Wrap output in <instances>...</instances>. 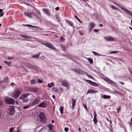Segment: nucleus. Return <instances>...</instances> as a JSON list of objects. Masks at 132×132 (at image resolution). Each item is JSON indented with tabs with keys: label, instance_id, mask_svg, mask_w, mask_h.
Instances as JSON below:
<instances>
[{
	"label": "nucleus",
	"instance_id": "obj_55",
	"mask_svg": "<svg viewBox=\"0 0 132 132\" xmlns=\"http://www.w3.org/2000/svg\"><path fill=\"white\" fill-rule=\"evenodd\" d=\"M4 14V12H2L0 13V17H1L2 16H3V15Z\"/></svg>",
	"mask_w": 132,
	"mask_h": 132
},
{
	"label": "nucleus",
	"instance_id": "obj_7",
	"mask_svg": "<svg viewBox=\"0 0 132 132\" xmlns=\"http://www.w3.org/2000/svg\"><path fill=\"white\" fill-rule=\"evenodd\" d=\"M86 81L88 83L90 84L91 85H93L94 86L98 87V86H100V85L96 83L93 82L91 81L88 80H86Z\"/></svg>",
	"mask_w": 132,
	"mask_h": 132
},
{
	"label": "nucleus",
	"instance_id": "obj_5",
	"mask_svg": "<svg viewBox=\"0 0 132 132\" xmlns=\"http://www.w3.org/2000/svg\"><path fill=\"white\" fill-rule=\"evenodd\" d=\"M21 93L20 91L18 89L15 90H14L13 95V97L15 98H18L19 97Z\"/></svg>",
	"mask_w": 132,
	"mask_h": 132
},
{
	"label": "nucleus",
	"instance_id": "obj_6",
	"mask_svg": "<svg viewBox=\"0 0 132 132\" xmlns=\"http://www.w3.org/2000/svg\"><path fill=\"white\" fill-rule=\"evenodd\" d=\"M48 106L47 104L44 101H42L39 104L36 106L41 107L43 108H45Z\"/></svg>",
	"mask_w": 132,
	"mask_h": 132
},
{
	"label": "nucleus",
	"instance_id": "obj_16",
	"mask_svg": "<svg viewBox=\"0 0 132 132\" xmlns=\"http://www.w3.org/2000/svg\"><path fill=\"white\" fill-rule=\"evenodd\" d=\"M97 92V91L93 89H90L88 90L86 93V95L89 93H95Z\"/></svg>",
	"mask_w": 132,
	"mask_h": 132
},
{
	"label": "nucleus",
	"instance_id": "obj_39",
	"mask_svg": "<svg viewBox=\"0 0 132 132\" xmlns=\"http://www.w3.org/2000/svg\"><path fill=\"white\" fill-rule=\"evenodd\" d=\"M37 82V83H42L44 82V81L38 79Z\"/></svg>",
	"mask_w": 132,
	"mask_h": 132
},
{
	"label": "nucleus",
	"instance_id": "obj_17",
	"mask_svg": "<svg viewBox=\"0 0 132 132\" xmlns=\"http://www.w3.org/2000/svg\"><path fill=\"white\" fill-rule=\"evenodd\" d=\"M72 108L73 109L74 106L76 105V100L75 99H73V98H72Z\"/></svg>",
	"mask_w": 132,
	"mask_h": 132
},
{
	"label": "nucleus",
	"instance_id": "obj_30",
	"mask_svg": "<svg viewBox=\"0 0 132 132\" xmlns=\"http://www.w3.org/2000/svg\"><path fill=\"white\" fill-rule=\"evenodd\" d=\"M23 25L24 26H27V27H31V28H38V29L39 28L35 26H32L30 24H27Z\"/></svg>",
	"mask_w": 132,
	"mask_h": 132
},
{
	"label": "nucleus",
	"instance_id": "obj_13",
	"mask_svg": "<svg viewBox=\"0 0 132 132\" xmlns=\"http://www.w3.org/2000/svg\"><path fill=\"white\" fill-rule=\"evenodd\" d=\"M43 10L45 13L48 16H51L50 11L46 9H43Z\"/></svg>",
	"mask_w": 132,
	"mask_h": 132
},
{
	"label": "nucleus",
	"instance_id": "obj_51",
	"mask_svg": "<svg viewBox=\"0 0 132 132\" xmlns=\"http://www.w3.org/2000/svg\"><path fill=\"white\" fill-rule=\"evenodd\" d=\"M111 8L113 9H116L117 10V8L115 7L114 6L112 5L111 6Z\"/></svg>",
	"mask_w": 132,
	"mask_h": 132
},
{
	"label": "nucleus",
	"instance_id": "obj_3",
	"mask_svg": "<svg viewBox=\"0 0 132 132\" xmlns=\"http://www.w3.org/2000/svg\"><path fill=\"white\" fill-rule=\"evenodd\" d=\"M5 101L7 104L14 105L15 104V101L12 98L6 97L5 99Z\"/></svg>",
	"mask_w": 132,
	"mask_h": 132
},
{
	"label": "nucleus",
	"instance_id": "obj_41",
	"mask_svg": "<svg viewBox=\"0 0 132 132\" xmlns=\"http://www.w3.org/2000/svg\"><path fill=\"white\" fill-rule=\"evenodd\" d=\"M38 56H37V54H36L35 55H33L32 57V58H38Z\"/></svg>",
	"mask_w": 132,
	"mask_h": 132
},
{
	"label": "nucleus",
	"instance_id": "obj_59",
	"mask_svg": "<svg viewBox=\"0 0 132 132\" xmlns=\"http://www.w3.org/2000/svg\"><path fill=\"white\" fill-rule=\"evenodd\" d=\"M34 15L36 16V18L37 19H39V16H38L36 15L35 14H34Z\"/></svg>",
	"mask_w": 132,
	"mask_h": 132
},
{
	"label": "nucleus",
	"instance_id": "obj_34",
	"mask_svg": "<svg viewBox=\"0 0 132 132\" xmlns=\"http://www.w3.org/2000/svg\"><path fill=\"white\" fill-rule=\"evenodd\" d=\"M60 46L62 48V50L65 52H66V50L65 48L64 47L63 45H60Z\"/></svg>",
	"mask_w": 132,
	"mask_h": 132
},
{
	"label": "nucleus",
	"instance_id": "obj_11",
	"mask_svg": "<svg viewBox=\"0 0 132 132\" xmlns=\"http://www.w3.org/2000/svg\"><path fill=\"white\" fill-rule=\"evenodd\" d=\"M24 15H26L27 17L29 18H32V15L34 14L33 13H29L27 12H24Z\"/></svg>",
	"mask_w": 132,
	"mask_h": 132
},
{
	"label": "nucleus",
	"instance_id": "obj_47",
	"mask_svg": "<svg viewBox=\"0 0 132 132\" xmlns=\"http://www.w3.org/2000/svg\"><path fill=\"white\" fill-rule=\"evenodd\" d=\"M79 33L81 36H82L84 34V33L80 31H79Z\"/></svg>",
	"mask_w": 132,
	"mask_h": 132
},
{
	"label": "nucleus",
	"instance_id": "obj_50",
	"mask_svg": "<svg viewBox=\"0 0 132 132\" xmlns=\"http://www.w3.org/2000/svg\"><path fill=\"white\" fill-rule=\"evenodd\" d=\"M69 129L68 127H65L64 128V130L66 132H67L68 131Z\"/></svg>",
	"mask_w": 132,
	"mask_h": 132
},
{
	"label": "nucleus",
	"instance_id": "obj_61",
	"mask_svg": "<svg viewBox=\"0 0 132 132\" xmlns=\"http://www.w3.org/2000/svg\"><path fill=\"white\" fill-rule=\"evenodd\" d=\"M119 82L122 85H124V82H121V81H119Z\"/></svg>",
	"mask_w": 132,
	"mask_h": 132
},
{
	"label": "nucleus",
	"instance_id": "obj_43",
	"mask_svg": "<svg viewBox=\"0 0 132 132\" xmlns=\"http://www.w3.org/2000/svg\"><path fill=\"white\" fill-rule=\"evenodd\" d=\"M14 58V57L12 56H9L8 57L7 59L9 60H10Z\"/></svg>",
	"mask_w": 132,
	"mask_h": 132
},
{
	"label": "nucleus",
	"instance_id": "obj_58",
	"mask_svg": "<svg viewBox=\"0 0 132 132\" xmlns=\"http://www.w3.org/2000/svg\"><path fill=\"white\" fill-rule=\"evenodd\" d=\"M44 129L43 128L42 129H41L38 132H43V130Z\"/></svg>",
	"mask_w": 132,
	"mask_h": 132
},
{
	"label": "nucleus",
	"instance_id": "obj_36",
	"mask_svg": "<svg viewBox=\"0 0 132 132\" xmlns=\"http://www.w3.org/2000/svg\"><path fill=\"white\" fill-rule=\"evenodd\" d=\"M85 74L87 75V76L88 77L90 78H91V79H94V77H92V76H90V75L87 74L86 72L85 73Z\"/></svg>",
	"mask_w": 132,
	"mask_h": 132
},
{
	"label": "nucleus",
	"instance_id": "obj_28",
	"mask_svg": "<svg viewBox=\"0 0 132 132\" xmlns=\"http://www.w3.org/2000/svg\"><path fill=\"white\" fill-rule=\"evenodd\" d=\"M126 13H127L128 14H129V15H131V17H132V12H130L127 9H126V10L125 11Z\"/></svg>",
	"mask_w": 132,
	"mask_h": 132
},
{
	"label": "nucleus",
	"instance_id": "obj_32",
	"mask_svg": "<svg viewBox=\"0 0 132 132\" xmlns=\"http://www.w3.org/2000/svg\"><path fill=\"white\" fill-rule=\"evenodd\" d=\"M3 81V83L7 82H8V78L7 77L5 78H4Z\"/></svg>",
	"mask_w": 132,
	"mask_h": 132
},
{
	"label": "nucleus",
	"instance_id": "obj_63",
	"mask_svg": "<svg viewBox=\"0 0 132 132\" xmlns=\"http://www.w3.org/2000/svg\"><path fill=\"white\" fill-rule=\"evenodd\" d=\"M14 85V84L13 83H11V86H13Z\"/></svg>",
	"mask_w": 132,
	"mask_h": 132
},
{
	"label": "nucleus",
	"instance_id": "obj_54",
	"mask_svg": "<svg viewBox=\"0 0 132 132\" xmlns=\"http://www.w3.org/2000/svg\"><path fill=\"white\" fill-rule=\"evenodd\" d=\"M35 81H36V80H31V83H33V84H34L35 83Z\"/></svg>",
	"mask_w": 132,
	"mask_h": 132
},
{
	"label": "nucleus",
	"instance_id": "obj_29",
	"mask_svg": "<svg viewBox=\"0 0 132 132\" xmlns=\"http://www.w3.org/2000/svg\"><path fill=\"white\" fill-rule=\"evenodd\" d=\"M92 52L95 55L97 56H103V55H102L100 54H99L97 53L96 52L94 51H92Z\"/></svg>",
	"mask_w": 132,
	"mask_h": 132
},
{
	"label": "nucleus",
	"instance_id": "obj_14",
	"mask_svg": "<svg viewBox=\"0 0 132 132\" xmlns=\"http://www.w3.org/2000/svg\"><path fill=\"white\" fill-rule=\"evenodd\" d=\"M28 64L29 65V67L30 68L35 70H37V66L35 65H32L30 63H28Z\"/></svg>",
	"mask_w": 132,
	"mask_h": 132
},
{
	"label": "nucleus",
	"instance_id": "obj_44",
	"mask_svg": "<svg viewBox=\"0 0 132 132\" xmlns=\"http://www.w3.org/2000/svg\"><path fill=\"white\" fill-rule=\"evenodd\" d=\"M30 105H27V106H25L23 107V108L24 109H27L29 106Z\"/></svg>",
	"mask_w": 132,
	"mask_h": 132
},
{
	"label": "nucleus",
	"instance_id": "obj_15",
	"mask_svg": "<svg viewBox=\"0 0 132 132\" xmlns=\"http://www.w3.org/2000/svg\"><path fill=\"white\" fill-rule=\"evenodd\" d=\"M104 39H106L107 41H113L114 40V39L112 37L110 36L105 37Z\"/></svg>",
	"mask_w": 132,
	"mask_h": 132
},
{
	"label": "nucleus",
	"instance_id": "obj_57",
	"mask_svg": "<svg viewBox=\"0 0 132 132\" xmlns=\"http://www.w3.org/2000/svg\"><path fill=\"white\" fill-rule=\"evenodd\" d=\"M121 110V107H119L118 109H117V111H118V113L119 112V111L120 110Z\"/></svg>",
	"mask_w": 132,
	"mask_h": 132
},
{
	"label": "nucleus",
	"instance_id": "obj_31",
	"mask_svg": "<svg viewBox=\"0 0 132 132\" xmlns=\"http://www.w3.org/2000/svg\"><path fill=\"white\" fill-rule=\"evenodd\" d=\"M54 83L53 82H51V83H48V86L49 87H51L52 86H54Z\"/></svg>",
	"mask_w": 132,
	"mask_h": 132
},
{
	"label": "nucleus",
	"instance_id": "obj_52",
	"mask_svg": "<svg viewBox=\"0 0 132 132\" xmlns=\"http://www.w3.org/2000/svg\"><path fill=\"white\" fill-rule=\"evenodd\" d=\"M118 52V51H112V52H111V53H111V54H115L117 52Z\"/></svg>",
	"mask_w": 132,
	"mask_h": 132
},
{
	"label": "nucleus",
	"instance_id": "obj_42",
	"mask_svg": "<svg viewBox=\"0 0 132 132\" xmlns=\"http://www.w3.org/2000/svg\"><path fill=\"white\" fill-rule=\"evenodd\" d=\"M67 22H68V24L69 25H70V26H72L73 25V23H72L70 21H67Z\"/></svg>",
	"mask_w": 132,
	"mask_h": 132
},
{
	"label": "nucleus",
	"instance_id": "obj_10",
	"mask_svg": "<svg viewBox=\"0 0 132 132\" xmlns=\"http://www.w3.org/2000/svg\"><path fill=\"white\" fill-rule=\"evenodd\" d=\"M40 99L39 97H37L32 103V105H35L37 104L40 101Z\"/></svg>",
	"mask_w": 132,
	"mask_h": 132
},
{
	"label": "nucleus",
	"instance_id": "obj_22",
	"mask_svg": "<svg viewBox=\"0 0 132 132\" xmlns=\"http://www.w3.org/2000/svg\"><path fill=\"white\" fill-rule=\"evenodd\" d=\"M95 26V24L93 22H92L89 24V27L93 28Z\"/></svg>",
	"mask_w": 132,
	"mask_h": 132
},
{
	"label": "nucleus",
	"instance_id": "obj_62",
	"mask_svg": "<svg viewBox=\"0 0 132 132\" xmlns=\"http://www.w3.org/2000/svg\"><path fill=\"white\" fill-rule=\"evenodd\" d=\"M55 9L56 10H59V7H56Z\"/></svg>",
	"mask_w": 132,
	"mask_h": 132
},
{
	"label": "nucleus",
	"instance_id": "obj_40",
	"mask_svg": "<svg viewBox=\"0 0 132 132\" xmlns=\"http://www.w3.org/2000/svg\"><path fill=\"white\" fill-rule=\"evenodd\" d=\"M14 131L13 127H12L10 128L9 130V132H13Z\"/></svg>",
	"mask_w": 132,
	"mask_h": 132
},
{
	"label": "nucleus",
	"instance_id": "obj_27",
	"mask_svg": "<svg viewBox=\"0 0 132 132\" xmlns=\"http://www.w3.org/2000/svg\"><path fill=\"white\" fill-rule=\"evenodd\" d=\"M85 73L84 71H82L81 70H79L78 73L80 75H84Z\"/></svg>",
	"mask_w": 132,
	"mask_h": 132
},
{
	"label": "nucleus",
	"instance_id": "obj_38",
	"mask_svg": "<svg viewBox=\"0 0 132 132\" xmlns=\"http://www.w3.org/2000/svg\"><path fill=\"white\" fill-rule=\"evenodd\" d=\"M72 70L75 71V72L76 73H78L79 70L78 69H73Z\"/></svg>",
	"mask_w": 132,
	"mask_h": 132
},
{
	"label": "nucleus",
	"instance_id": "obj_8",
	"mask_svg": "<svg viewBox=\"0 0 132 132\" xmlns=\"http://www.w3.org/2000/svg\"><path fill=\"white\" fill-rule=\"evenodd\" d=\"M14 107V106H12L9 108V110L10 112V114L11 115H12L14 114L15 112Z\"/></svg>",
	"mask_w": 132,
	"mask_h": 132
},
{
	"label": "nucleus",
	"instance_id": "obj_37",
	"mask_svg": "<svg viewBox=\"0 0 132 132\" xmlns=\"http://www.w3.org/2000/svg\"><path fill=\"white\" fill-rule=\"evenodd\" d=\"M53 90H54V92H55L56 93H57L58 92V89L57 88H56L54 87L53 88Z\"/></svg>",
	"mask_w": 132,
	"mask_h": 132
},
{
	"label": "nucleus",
	"instance_id": "obj_26",
	"mask_svg": "<svg viewBox=\"0 0 132 132\" xmlns=\"http://www.w3.org/2000/svg\"><path fill=\"white\" fill-rule=\"evenodd\" d=\"M113 92L115 94H117V95H120V96H121L122 95L121 93L120 92H119L118 91H114Z\"/></svg>",
	"mask_w": 132,
	"mask_h": 132
},
{
	"label": "nucleus",
	"instance_id": "obj_64",
	"mask_svg": "<svg viewBox=\"0 0 132 132\" xmlns=\"http://www.w3.org/2000/svg\"><path fill=\"white\" fill-rule=\"evenodd\" d=\"M3 10L2 9H0V13H2L3 12Z\"/></svg>",
	"mask_w": 132,
	"mask_h": 132
},
{
	"label": "nucleus",
	"instance_id": "obj_33",
	"mask_svg": "<svg viewBox=\"0 0 132 132\" xmlns=\"http://www.w3.org/2000/svg\"><path fill=\"white\" fill-rule=\"evenodd\" d=\"M64 108L63 107L61 106L60 107V113L62 114L63 113V111Z\"/></svg>",
	"mask_w": 132,
	"mask_h": 132
},
{
	"label": "nucleus",
	"instance_id": "obj_1",
	"mask_svg": "<svg viewBox=\"0 0 132 132\" xmlns=\"http://www.w3.org/2000/svg\"><path fill=\"white\" fill-rule=\"evenodd\" d=\"M29 94H23L19 98V102L22 104H24L28 101L29 99L28 98V96Z\"/></svg>",
	"mask_w": 132,
	"mask_h": 132
},
{
	"label": "nucleus",
	"instance_id": "obj_25",
	"mask_svg": "<svg viewBox=\"0 0 132 132\" xmlns=\"http://www.w3.org/2000/svg\"><path fill=\"white\" fill-rule=\"evenodd\" d=\"M20 35L22 36V37L24 38H25L29 39H31V38L30 37L26 35Z\"/></svg>",
	"mask_w": 132,
	"mask_h": 132
},
{
	"label": "nucleus",
	"instance_id": "obj_24",
	"mask_svg": "<svg viewBox=\"0 0 132 132\" xmlns=\"http://www.w3.org/2000/svg\"><path fill=\"white\" fill-rule=\"evenodd\" d=\"M53 125L52 124H48L47 126V127H49V129L51 131L53 129Z\"/></svg>",
	"mask_w": 132,
	"mask_h": 132
},
{
	"label": "nucleus",
	"instance_id": "obj_53",
	"mask_svg": "<svg viewBox=\"0 0 132 132\" xmlns=\"http://www.w3.org/2000/svg\"><path fill=\"white\" fill-rule=\"evenodd\" d=\"M56 19L58 21H60V20L58 17V15H56Z\"/></svg>",
	"mask_w": 132,
	"mask_h": 132
},
{
	"label": "nucleus",
	"instance_id": "obj_23",
	"mask_svg": "<svg viewBox=\"0 0 132 132\" xmlns=\"http://www.w3.org/2000/svg\"><path fill=\"white\" fill-rule=\"evenodd\" d=\"M111 97V96L109 95H104L101 98H103L104 99H109Z\"/></svg>",
	"mask_w": 132,
	"mask_h": 132
},
{
	"label": "nucleus",
	"instance_id": "obj_12",
	"mask_svg": "<svg viewBox=\"0 0 132 132\" xmlns=\"http://www.w3.org/2000/svg\"><path fill=\"white\" fill-rule=\"evenodd\" d=\"M28 90L31 91V92H36L38 91V89L37 88H32V87H29L28 88Z\"/></svg>",
	"mask_w": 132,
	"mask_h": 132
},
{
	"label": "nucleus",
	"instance_id": "obj_48",
	"mask_svg": "<svg viewBox=\"0 0 132 132\" xmlns=\"http://www.w3.org/2000/svg\"><path fill=\"white\" fill-rule=\"evenodd\" d=\"M100 30V29H95L94 30H93V31L95 32H98V31H99Z\"/></svg>",
	"mask_w": 132,
	"mask_h": 132
},
{
	"label": "nucleus",
	"instance_id": "obj_56",
	"mask_svg": "<svg viewBox=\"0 0 132 132\" xmlns=\"http://www.w3.org/2000/svg\"><path fill=\"white\" fill-rule=\"evenodd\" d=\"M83 106H84V108H85V109L86 110H87V107L86 106V105H85V104H83Z\"/></svg>",
	"mask_w": 132,
	"mask_h": 132
},
{
	"label": "nucleus",
	"instance_id": "obj_21",
	"mask_svg": "<svg viewBox=\"0 0 132 132\" xmlns=\"http://www.w3.org/2000/svg\"><path fill=\"white\" fill-rule=\"evenodd\" d=\"M115 4H116V5L119 6L121 8V9L122 10H123L124 11H125L126 10V9L125 7H122L121 5H119L117 3H115Z\"/></svg>",
	"mask_w": 132,
	"mask_h": 132
},
{
	"label": "nucleus",
	"instance_id": "obj_45",
	"mask_svg": "<svg viewBox=\"0 0 132 132\" xmlns=\"http://www.w3.org/2000/svg\"><path fill=\"white\" fill-rule=\"evenodd\" d=\"M60 39L63 42H64L65 41V39L64 37H63L62 36H61L60 37Z\"/></svg>",
	"mask_w": 132,
	"mask_h": 132
},
{
	"label": "nucleus",
	"instance_id": "obj_49",
	"mask_svg": "<svg viewBox=\"0 0 132 132\" xmlns=\"http://www.w3.org/2000/svg\"><path fill=\"white\" fill-rule=\"evenodd\" d=\"M62 55L63 56L66 57H70V56L69 55H65L64 54H62Z\"/></svg>",
	"mask_w": 132,
	"mask_h": 132
},
{
	"label": "nucleus",
	"instance_id": "obj_35",
	"mask_svg": "<svg viewBox=\"0 0 132 132\" xmlns=\"http://www.w3.org/2000/svg\"><path fill=\"white\" fill-rule=\"evenodd\" d=\"M87 60L90 63L92 64L93 63V60L92 59L90 58H88Z\"/></svg>",
	"mask_w": 132,
	"mask_h": 132
},
{
	"label": "nucleus",
	"instance_id": "obj_2",
	"mask_svg": "<svg viewBox=\"0 0 132 132\" xmlns=\"http://www.w3.org/2000/svg\"><path fill=\"white\" fill-rule=\"evenodd\" d=\"M38 117L40 120V121L45 123H47L46 121V117L44 113L42 112H40L38 115Z\"/></svg>",
	"mask_w": 132,
	"mask_h": 132
},
{
	"label": "nucleus",
	"instance_id": "obj_60",
	"mask_svg": "<svg viewBox=\"0 0 132 132\" xmlns=\"http://www.w3.org/2000/svg\"><path fill=\"white\" fill-rule=\"evenodd\" d=\"M3 104V102L2 101H0V106H1V105H2Z\"/></svg>",
	"mask_w": 132,
	"mask_h": 132
},
{
	"label": "nucleus",
	"instance_id": "obj_9",
	"mask_svg": "<svg viewBox=\"0 0 132 132\" xmlns=\"http://www.w3.org/2000/svg\"><path fill=\"white\" fill-rule=\"evenodd\" d=\"M102 76L104 77H105V78H103V79L106 82H108L109 84H111L112 83L113 84H114V82L113 81H112L109 78H107V77H105L104 75L103 74H102Z\"/></svg>",
	"mask_w": 132,
	"mask_h": 132
},
{
	"label": "nucleus",
	"instance_id": "obj_4",
	"mask_svg": "<svg viewBox=\"0 0 132 132\" xmlns=\"http://www.w3.org/2000/svg\"><path fill=\"white\" fill-rule=\"evenodd\" d=\"M43 44L51 49L53 50L56 49V48L53 46L52 44L49 43L45 42L44 43H43Z\"/></svg>",
	"mask_w": 132,
	"mask_h": 132
},
{
	"label": "nucleus",
	"instance_id": "obj_46",
	"mask_svg": "<svg viewBox=\"0 0 132 132\" xmlns=\"http://www.w3.org/2000/svg\"><path fill=\"white\" fill-rule=\"evenodd\" d=\"M75 18L76 19H77L78 20V21L80 22H81V20L79 19L76 16H75Z\"/></svg>",
	"mask_w": 132,
	"mask_h": 132
},
{
	"label": "nucleus",
	"instance_id": "obj_18",
	"mask_svg": "<svg viewBox=\"0 0 132 132\" xmlns=\"http://www.w3.org/2000/svg\"><path fill=\"white\" fill-rule=\"evenodd\" d=\"M93 121L94 122V124H96L97 122L95 112H94V118L93 119Z\"/></svg>",
	"mask_w": 132,
	"mask_h": 132
},
{
	"label": "nucleus",
	"instance_id": "obj_19",
	"mask_svg": "<svg viewBox=\"0 0 132 132\" xmlns=\"http://www.w3.org/2000/svg\"><path fill=\"white\" fill-rule=\"evenodd\" d=\"M62 84L64 87H67L68 85V84L66 81H62L61 82Z\"/></svg>",
	"mask_w": 132,
	"mask_h": 132
},
{
	"label": "nucleus",
	"instance_id": "obj_20",
	"mask_svg": "<svg viewBox=\"0 0 132 132\" xmlns=\"http://www.w3.org/2000/svg\"><path fill=\"white\" fill-rule=\"evenodd\" d=\"M3 62L4 63L6 64L8 66L10 67L12 66V65H11V64L12 63L11 61L8 62L6 61H4Z\"/></svg>",
	"mask_w": 132,
	"mask_h": 132
}]
</instances>
